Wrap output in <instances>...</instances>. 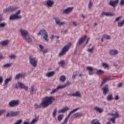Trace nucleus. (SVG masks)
I'll list each match as a JSON object with an SVG mask.
<instances>
[{"mask_svg":"<svg viewBox=\"0 0 124 124\" xmlns=\"http://www.w3.org/2000/svg\"><path fill=\"white\" fill-rule=\"evenodd\" d=\"M2 59H4V57H3V55H2V53H0V60H1Z\"/></svg>","mask_w":124,"mask_h":124,"instance_id":"obj_60","label":"nucleus"},{"mask_svg":"<svg viewBox=\"0 0 124 124\" xmlns=\"http://www.w3.org/2000/svg\"><path fill=\"white\" fill-rule=\"evenodd\" d=\"M21 11L19 10L15 14H13L10 16L9 20L13 21V20H18V19H21L22 16H20Z\"/></svg>","mask_w":124,"mask_h":124,"instance_id":"obj_3","label":"nucleus"},{"mask_svg":"<svg viewBox=\"0 0 124 124\" xmlns=\"http://www.w3.org/2000/svg\"><path fill=\"white\" fill-rule=\"evenodd\" d=\"M19 31L21 33L22 37L25 40H26L28 43H31V42H32V39L31 38L30 35H29V32L28 31L24 29H20L19 30Z\"/></svg>","mask_w":124,"mask_h":124,"instance_id":"obj_2","label":"nucleus"},{"mask_svg":"<svg viewBox=\"0 0 124 124\" xmlns=\"http://www.w3.org/2000/svg\"><path fill=\"white\" fill-rule=\"evenodd\" d=\"M54 101H55V97L52 96L50 97L46 96L41 103L42 108H46L49 105H51Z\"/></svg>","mask_w":124,"mask_h":124,"instance_id":"obj_1","label":"nucleus"},{"mask_svg":"<svg viewBox=\"0 0 124 124\" xmlns=\"http://www.w3.org/2000/svg\"><path fill=\"white\" fill-rule=\"evenodd\" d=\"M110 80V77H107L106 78H105L101 82V85H100V87H102L104 86V85H105L108 81H109Z\"/></svg>","mask_w":124,"mask_h":124,"instance_id":"obj_20","label":"nucleus"},{"mask_svg":"<svg viewBox=\"0 0 124 124\" xmlns=\"http://www.w3.org/2000/svg\"><path fill=\"white\" fill-rule=\"evenodd\" d=\"M55 73H56L55 71H51L46 74V77L47 78H50V77H53L54 75H55Z\"/></svg>","mask_w":124,"mask_h":124,"instance_id":"obj_22","label":"nucleus"},{"mask_svg":"<svg viewBox=\"0 0 124 124\" xmlns=\"http://www.w3.org/2000/svg\"><path fill=\"white\" fill-rule=\"evenodd\" d=\"M9 43V41L6 40L4 41L3 42H0V45H1V46H6Z\"/></svg>","mask_w":124,"mask_h":124,"instance_id":"obj_32","label":"nucleus"},{"mask_svg":"<svg viewBox=\"0 0 124 124\" xmlns=\"http://www.w3.org/2000/svg\"><path fill=\"white\" fill-rule=\"evenodd\" d=\"M93 50H94V47H92L91 48H89L87 50L89 53H93Z\"/></svg>","mask_w":124,"mask_h":124,"instance_id":"obj_50","label":"nucleus"},{"mask_svg":"<svg viewBox=\"0 0 124 124\" xmlns=\"http://www.w3.org/2000/svg\"><path fill=\"white\" fill-rule=\"evenodd\" d=\"M109 121H110V122H112L113 124H116V118H114V117L110 118L109 119Z\"/></svg>","mask_w":124,"mask_h":124,"instance_id":"obj_52","label":"nucleus"},{"mask_svg":"<svg viewBox=\"0 0 124 124\" xmlns=\"http://www.w3.org/2000/svg\"><path fill=\"white\" fill-rule=\"evenodd\" d=\"M6 116L7 118H9V117H11V111L9 113H7Z\"/></svg>","mask_w":124,"mask_h":124,"instance_id":"obj_58","label":"nucleus"},{"mask_svg":"<svg viewBox=\"0 0 124 124\" xmlns=\"http://www.w3.org/2000/svg\"><path fill=\"white\" fill-rule=\"evenodd\" d=\"M34 106L35 109H39L40 108H42V107L41 106V104H40V105H38L37 104H35Z\"/></svg>","mask_w":124,"mask_h":124,"instance_id":"obj_42","label":"nucleus"},{"mask_svg":"<svg viewBox=\"0 0 124 124\" xmlns=\"http://www.w3.org/2000/svg\"><path fill=\"white\" fill-rule=\"evenodd\" d=\"M9 58L11 60H15V59H16V56L12 54L11 56H9Z\"/></svg>","mask_w":124,"mask_h":124,"instance_id":"obj_48","label":"nucleus"},{"mask_svg":"<svg viewBox=\"0 0 124 124\" xmlns=\"http://www.w3.org/2000/svg\"><path fill=\"white\" fill-rule=\"evenodd\" d=\"M69 110V108L68 107H65L63 108H62L58 111V113L60 114V113H65L66 111H68Z\"/></svg>","mask_w":124,"mask_h":124,"instance_id":"obj_24","label":"nucleus"},{"mask_svg":"<svg viewBox=\"0 0 124 124\" xmlns=\"http://www.w3.org/2000/svg\"><path fill=\"white\" fill-rule=\"evenodd\" d=\"M103 38L107 39V40H110L111 39V36L108 34H104L103 35Z\"/></svg>","mask_w":124,"mask_h":124,"instance_id":"obj_39","label":"nucleus"},{"mask_svg":"<svg viewBox=\"0 0 124 124\" xmlns=\"http://www.w3.org/2000/svg\"><path fill=\"white\" fill-rule=\"evenodd\" d=\"M57 112H58V108H56L54 109L53 111L52 112L53 117H56V115H57Z\"/></svg>","mask_w":124,"mask_h":124,"instance_id":"obj_41","label":"nucleus"},{"mask_svg":"<svg viewBox=\"0 0 124 124\" xmlns=\"http://www.w3.org/2000/svg\"><path fill=\"white\" fill-rule=\"evenodd\" d=\"M72 10H73V7H69L63 11V14H69L70 12H72Z\"/></svg>","mask_w":124,"mask_h":124,"instance_id":"obj_19","label":"nucleus"},{"mask_svg":"<svg viewBox=\"0 0 124 124\" xmlns=\"http://www.w3.org/2000/svg\"><path fill=\"white\" fill-rule=\"evenodd\" d=\"M36 92V89H35V86L34 85H32L30 89V93L31 95L34 94V93Z\"/></svg>","mask_w":124,"mask_h":124,"instance_id":"obj_18","label":"nucleus"},{"mask_svg":"<svg viewBox=\"0 0 124 124\" xmlns=\"http://www.w3.org/2000/svg\"><path fill=\"white\" fill-rule=\"evenodd\" d=\"M29 61L31 65H32L34 67H36V66H37V60L36 59V58L30 56Z\"/></svg>","mask_w":124,"mask_h":124,"instance_id":"obj_7","label":"nucleus"},{"mask_svg":"<svg viewBox=\"0 0 124 124\" xmlns=\"http://www.w3.org/2000/svg\"><path fill=\"white\" fill-rule=\"evenodd\" d=\"M66 80V77L64 75H62L60 78V80L61 82H65V80Z\"/></svg>","mask_w":124,"mask_h":124,"instance_id":"obj_33","label":"nucleus"},{"mask_svg":"<svg viewBox=\"0 0 124 124\" xmlns=\"http://www.w3.org/2000/svg\"><path fill=\"white\" fill-rule=\"evenodd\" d=\"M86 69L89 71H93V68L91 66H87Z\"/></svg>","mask_w":124,"mask_h":124,"instance_id":"obj_49","label":"nucleus"},{"mask_svg":"<svg viewBox=\"0 0 124 124\" xmlns=\"http://www.w3.org/2000/svg\"><path fill=\"white\" fill-rule=\"evenodd\" d=\"M23 78H25V75L22 73H18L15 77L16 80H19L20 79H23Z\"/></svg>","mask_w":124,"mask_h":124,"instance_id":"obj_17","label":"nucleus"},{"mask_svg":"<svg viewBox=\"0 0 124 124\" xmlns=\"http://www.w3.org/2000/svg\"><path fill=\"white\" fill-rule=\"evenodd\" d=\"M38 35H41V36H43L44 40H46V42H49V40H48V33H47V31L46 30H41L38 33Z\"/></svg>","mask_w":124,"mask_h":124,"instance_id":"obj_4","label":"nucleus"},{"mask_svg":"<svg viewBox=\"0 0 124 124\" xmlns=\"http://www.w3.org/2000/svg\"><path fill=\"white\" fill-rule=\"evenodd\" d=\"M38 120H39L38 116L37 117L35 116V118L32 120L31 124H35L36 123H37V122H38Z\"/></svg>","mask_w":124,"mask_h":124,"instance_id":"obj_35","label":"nucleus"},{"mask_svg":"<svg viewBox=\"0 0 124 124\" xmlns=\"http://www.w3.org/2000/svg\"><path fill=\"white\" fill-rule=\"evenodd\" d=\"M48 52V49H46L43 51V55H45V54H47V52Z\"/></svg>","mask_w":124,"mask_h":124,"instance_id":"obj_56","label":"nucleus"},{"mask_svg":"<svg viewBox=\"0 0 124 124\" xmlns=\"http://www.w3.org/2000/svg\"><path fill=\"white\" fill-rule=\"evenodd\" d=\"M18 87L22 89V90H25L26 92L29 91V87L26 86L25 84L21 82H18Z\"/></svg>","mask_w":124,"mask_h":124,"instance_id":"obj_13","label":"nucleus"},{"mask_svg":"<svg viewBox=\"0 0 124 124\" xmlns=\"http://www.w3.org/2000/svg\"><path fill=\"white\" fill-rule=\"evenodd\" d=\"M57 119L58 121H59V122H61V121H62V119H63V115L60 114L59 115H58Z\"/></svg>","mask_w":124,"mask_h":124,"instance_id":"obj_45","label":"nucleus"},{"mask_svg":"<svg viewBox=\"0 0 124 124\" xmlns=\"http://www.w3.org/2000/svg\"><path fill=\"white\" fill-rule=\"evenodd\" d=\"M120 2V0H110L108 3L109 5L113 7V10H116V7L118 5V3Z\"/></svg>","mask_w":124,"mask_h":124,"instance_id":"obj_9","label":"nucleus"},{"mask_svg":"<svg viewBox=\"0 0 124 124\" xmlns=\"http://www.w3.org/2000/svg\"><path fill=\"white\" fill-rule=\"evenodd\" d=\"M20 104L19 100H12L9 103V106L10 107H16Z\"/></svg>","mask_w":124,"mask_h":124,"instance_id":"obj_10","label":"nucleus"},{"mask_svg":"<svg viewBox=\"0 0 124 124\" xmlns=\"http://www.w3.org/2000/svg\"><path fill=\"white\" fill-rule=\"evenodd\" d=\"M107 100H108V101H111V100H113V94H109L107 96Z\"/></svg>","mask_w":124,"mask_h":124,"instance_id":"obj_37","label":"nucleus"},{"mask_svg":"<svg viewBox=\"0 0 124 124\" xmlns=\"http://www.w3.org/2000/svg\"><path fill=\"white\" fill-rule=\"evenodd\" d=\"M124 19L122 20V21L118 22V27L119 28H122L124 26Z\"/></svg>","mask_w":124,"mask_h":124,"instance_id":"obj_36","label":"nucleus"},{"mask_svg":"<svg viewBox=\"0 0 124 124\" xmlns=\"http://www.w3.org/2000/svg\"><path fill=\"white\" fill-rule=\"evenodd\" d=\"M11 80H12V78L11 77H10L9 78H8L5 80L4 84V87H5V88H6V87H7L8 83H9V82H11Z\"/></svg>","mask_w":124,"mask_h":124,"instance_id":"obj_27","label":"nucleus"},{"mask_svg":"<svg viewBox=\"0 0 124 124\" xmlns=\"http://www.w3.org/2000/svg\"><path fill=\"white\" fill-rule=\"evenodd\" d=\"M96 73H97V75H100L103 74V73H104V71H102V70H101V69L98 70H97Z\"/></svg>","mask_w":124,"mask_h":124,"instance_id":"obj_44","label":"nucleus"},{"mask_svg":"<svg viewBox=\"0 0 124 124\" xmlns=\"http://www.w3.org/2000/svg\"><path fill=\"white\" fill-rule=\"evenodd\" d=\"M119 98H120L119 97V96H118V95H116V96H115V100H118Z\"/></svg>","mask_w":124,"mask_h":124,"instance_id":"obj_63","label":"nucleus"},{"mask_svg":"<svg viewBox=\"0 0 124 124\" xmlns=\"http://www.w3.org/2000/svg\"><path fill=\"white\" fill-rule=\"evenodd\" d=\"M3 113H4V110H0V116H1V115H2V114H3Z\"/></svg>","mask_w":124,"mask_h":124,"instance_id":"obj_61","label":"nucleus"},{"mask_svg":"<svg viewBox=\"0 0 124 124\" xmlns=\"http://www.w3.org/2000/svg\"><path fill=\"white\" fill-rule=\"evenodd\" d=\"M62 89L61 85L58 86L56 89H54L52 90V91L50 93L51 94H54L55 93H57L59 90H62Z\"/></svg>","mask_w":124,"mask_h":124,"instance_id":"obj_25","label":"nucleus"},{"mask_svg":"<svg viewBox=\"0 0 124 124\" xmlns=\"http://www.w3.org/2000/svg\"><path fill=\"white\" fill-rule=\"evenodd\" d=\"M39 47L40 48V51L41 52H42L43 51V49H44V46H43L42 45H40Z\"/></svg>","mask_w":124,"mask_h":124,"instance_id":"obj_54","label":"nucleus"},{"mask_svg":"<svg viewBox=\"0 0 124 124\" xmlns=\"http://www.w3.org/2000/svg\"><path fill=\"white\" fill-rule=\"evenodd\" d=\"M89 75H93V71H89Z\"/></svg>","mask_w":124,"mask_h":124,"instance_id":"obj_62","label":"nucleus"},{"mask_svg":"<svg viewBox=\"0 0 124 124\" xmlns=\"http://www.w3.org/2000/svg\"><path fill=\"white\" fill-rule=\"evenodd\" d=\"M102 91L104 95H107L108 93H109V85L108 84L105 85L102 88Z\"/></svg>","mask_w":124,"mask_h":124,"instance_id":"obj_11","label":"nucleus"},{"mask_svg":"<svg viewBox=\"0 0 124 124\" xmlns=\"http://www.w3.org/2000/svg\"><path fill=\"white\" fill-rule=\"evenodd\" d=\"M20 111H11V117H17V116H19L20 115Z\"/></svg>","mask_w":124,"mask_h":124,"instance_id":"obj_23","label":"nucleus"},{"mask_svg":"<svg viewBox=\"0 0 124 124\" xmlns=\"http://www.w3.org/2000/svg\"><path fill=\"white\" fill-rule=\"evenodd\" d=\"M110 116L114 117L113 118L115 119H118V118H120V115H119V113H118V112L110 114Z\"/></svg>","mask_w":124,"mask_h":124,"instance_id":"obj_31","label":"nucleus"},{"mask_svg":"<svg viewBox=\"0 0 124 124\" xmlns=\"http://www.w3.org/2000/svg\"><path fill=\"white\" fill-rule=\"evenodd\" d=\"M75 118H80L83 117V112H77L74 115Z\"/></svg>","mask_w":124,"mask_h":124,"instance_id":"obj_30","label":"nucleus"},{"mask_svg":"<svg viewBox=\"0 0 124 124\" xmlns=\"http://www.w3.org/2000/svg\"><path fill=\"white\" fill-rule=\"evenodd\" d=\"M92 7H93V3L92 2V1H90L89 4L88 8L89 9H91Z\"/></svg>","mask_w":124,"mask_h":124,"instance_id":"obj_53","label":"nucleus"},{"mask_svg":"<svg viewBox=\"0 0 124 124\" xmlns=\"http://www.w3.org/2000/svg\"><path fill=\"white\" fill-rule=\"evenodd\" d=\"M102 66L105 68V69H106V68H109V64L107 63L103 62L102 64Z\"/></svg>","mask_w":124,"mask_h":124,"instance_id":"obj_38","label":"nucleus"},{"mask_svg":"<svg viewBox=\"0 0 124 124\" xmlns=\"http://www.w3.org/2000/svg\"><path fill=\"white\" fill-rule=\"evenodd\" d=\"M3 82V78L2 76H0V84H1Z\"/></svg>","mask_w":124,"mask_h":124,"instance_id":"obj_57","label":"nucleus"},{"mask_svg":"<svg viewBox=\"0 0 124 124\" xmlns=\"http://www.w3.org/2000/svg\"><path fill=\"white\" fill-rule=\"evenodd\" d=\"M23 124H30V123L28 122H24Z\"/></svg>","mask_w":124,"mask_h":124,"instance_id":"obj_64","label":"nucleus"},{"mask_svg":"<svg viewBox=\"0 0 124 124\" xmlns=\"http://www.w3.org/2000/svg\"><path fill=\"white\" fill-rule=\"evenodd\" d=\"M12 64H13V63H8L7 64H5L4 65H3V67H4V68L10 67V66H11Z\"/></svg>","mask_w":124,"mask_h":124,"instance_id":"obj_43","label":"nucleus"},{"mask_svg":"<svg viewBox=\"0 0 124 124\" xmlns=\"http://www.w3.org/2000/svg\"><path fill=\"white\" fill-rule=\"evenodd\" d=\"M2 20H1V18H0V28L2 29H4L6 26H7V23L6 22H1Z\"/></svg>","mask_w":124,"mask_h":124,"instance_id":"obj_28","label":"nucleus"},{"mask_svg":"<svg viewBox=\"0 0 124 124\" xmlns=\"http://www.w3.org/2000/svg\"><path fill=\"white\" fill-rule=\"evenodd\" d=\"M70 46H71V43H69L67 45L65 46L62 50L61 52L59 53V57H62L65 55L66 52H67L68 50H69Z\"/></svg>","mask_w":124,"mask_h":124,"instance_id":"obj_5","label":"nucleus"},{"mask_svg":"<svg viewBox=\"0 0 124 124\" xmlns=\"http://www.w3.org/2000/svg\"><path fill=\"white\" fill-rule=\"evenodd\" d=\"M55 2L51 0H47L46 3V6H47L48 7H52V6H53Z\"/></svg>","mask_w":124,"mask_h":124,"instance_id":"obj_16","label":"nucleus"},{"mask_svg":"<svg viewBox=\"0 0 124 124\" xmlns=\"http://www.w3.org/2000/svg\"><path fill=\"white\" fill-rule=\"evenodd\" d=\"M122 18H123V16H120L116 18L115 22H119V21H121Z\"/></svg>","mask_w":124,"mask_h":124,"instance_id":"obj_47","label":"nucleus"},{"mask_svg":"<svg viewBox=\"0 0 124 124\" xmlns=\"http://www.w3.org/2000/svg\"><path fill=\"white\" fill-rule=\"evenodd\" d=\"M13 87L14 89H16L17 90H18L19 88V84L18 83V82L16 84H13Z\"/></svg>","mask_w":124,"mask_h":124,"instance_id":"obj_46","label":"nucleus"},{"mask_svg":"<svg viewBox=\"0 0 124 124\" xmlns=\"http://www.w3.org/2000/svg\"><path fill=\"white\" fill-rule=\"evenodd\" d=\"M120 5H124V0H121Z\"/></svg>","mask_w":124,"mask_h":124,"instance_id":"obj_59","label":"nucleus"},{"mask_svg":"<svg viewBox=\"0 0 124 124\" xmlns=\"http://www.w3.org/2000/svg\"><path fill=\"white\" fill-rule=\"evenodd\" d=\"M86 39H87V36H84L83 37H81L78 40L77 45H82V44L85 42Z\"/></svg>","mask_w":124,"mask_h":124,"instance_id":"obj_14","label":"nucleus"},{"mask_svg":"<svg viewBox=\"0 0 124 124\" xmlns=\"http://www.w3.org/2000/svg\"><path fill=\"white\" fill-rule=\"evenodd\" d=\"M67 32H68V30H66L65 31L62 30L61 31V33H62V34H66V33H67Z\"/></svg>","mask_w":124,"mask_h":124,"instance_id":"obj_51","label":"nucleus"},{"mask_svg":"<svg viewBox=\"0 0 124 124\" xmlns=\"http://www.w3.org/2000/svg\"><path fill=\"white\" fill-rule=\"evenodd\" d=\"M79 109H80V108H78L71 110L68 114V116L65 118L64 121L63 123H61V124H65L66 123H67L68 119H69L70 116L72 115V114H73L74 113H75V112L78 111Z\"/></svg>","mask_w":124,"mask_h":124,"instance_id":"obj_8","label":"nucleus"},{"mask_svg":"<svg viewBox=\"0 0 124 124\" xmlns=\"http://www.w3.org/2000/svg\"><path fill=\"white\" fill-rule=\"evenodd\" d=\"M72 96L76 97H81L82 95H81V93L80 92L77 91L74 93H72Z\"/></svg>","mask_w":124,"mask_h":124,"instance_id":"obj_26","label":"nucleus"},{"mask_svg":"<svg viewBox=\"0 0 124 124\" xmlns=\"http://www.w3.org/2000/svg\"><path fill=\"white\" fill-rule=\"evenodd\" d=\"M59 64H61L62 66L64 64V61H61L60 62H59Z\"/></svg>","mask_w":124,"mask_h":124,"instance_id":"obj_55","label":"nucleus"},{"mask_svg":"<svg viewBox=\"0 0 124 124\" xmlns=\"http://www.w3.org/2000/svg\"><path fill=\"white\" fill-rule=\"evenodd\" d=\"M102 16H107V17L115 16V14L111 13H106L105 12H103L101 13Z\"/></svg>","mask_w":124,"mask_h":124,"instance_id":"obj_21","label":"nucleus"},{"mask_svg":"<svg viewBox=\"0 0 124 124\" xmlns=\"http://www.w3.org/2000/svg\"><path fill=\"white\" fill-rule=\"evenodd\" d=\"M54 19L55 21L56 25H58V26H63L64 25H65V22H61V18H60L59 17H54Z\"/></svg>","mask_w":124,"mask_h":124,"instance_id":"obj_12","label":"nucleus"},{"mask_svg":"<svg viewBox=\"0 0 124 124\" xmlns=\"http://www.w3.org/2000/svg\"><path fill=\"white\" fill-rule=\"evenodd\" d=\"M71 84V82L69 81H67L65 84H64L63 85H61V86L62 88V89H64L66 88V87H67L68 86H70V85Z\"/></svg>","mask_w":124,"mask_h":124,"instance_id":"obj_34","label":"nucleus"},{"mask_svg":"<svg viewBox=\"0 0 124 124\" xmlns=\"http://www.w3.org/2000/svg\"><path fill=\"white\" fill-rule=\"evenodd\" d=\"M18 9H19V7L17 6H10L8 8L5 9L3 10V13H7L8 12H14V11H16V10H18Z\"/></svg>","mask_w":124,"mask_h":124,"instance_id":"obj_6","label":"nucleus"},{"mask_svg":"<svg viewBox=\"0 0 124 124\" xmlns=\"http://www.w3.org/2000/svg\"><path fill=\"white\" fill-rule=\"evenodd\" d=\"M78 75H79V72L76 71L75 72H74V73H73L72 78L73 79H75V77H76V76H78Z\"/></svg>","mask_w":124,"mask_h":124,"instance_id":"obj_40","label":"nucleus"},{"mask_svg":"<svg viewBox=\"0 0 124 124\" xmlns=\"http://www.w3.org/2000/svg\"><path fill=\"white\" fill-rule=\"evenodd\" d=\"M119 54V51L117 49H111L109 51V54L110 56H117Z\"/></svg>","mask_w":124,"mask_h":124,"instance_id":"obj_15","label":"nucleus"},{"mask_svg":"<svg viewBox=\"0 0 124 124\" xmlns=\"http://www.w3.org/2000/svg\"><path fill=\"white\" fill-rule=\"evenodd\" d=\"M94 110L96 111V112H98V113H101L103 112V109L101 108L98 107H96L94 108Z\"/></svg>","mask_w":124,"mask_h":124,"instance_id":"obj_29","label":"nucleus"}]
</instances>
